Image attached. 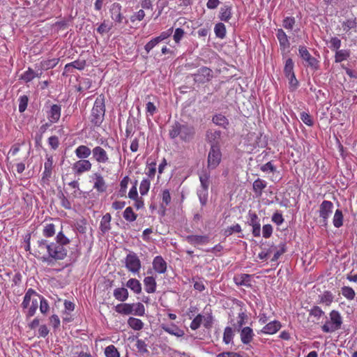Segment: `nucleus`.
<instances>
[{
    "instance_id": "obj_1",
    "label": "nucleus",
    "mask_w": 357,
    "mask_h": 357,
    "mask_svg": "<svg viewBox=\"0 0 357 357\" xmlns=\"http://www.w3.org/2000/svg\"><path fill=\"white\" fill-rule=\"evenodd\" d=\"M63 250L59 245L54 246L52 243L40 238L33 245L31 254L47 265H53L55 262L61 260Z\"/></svg>"
},
{
    "instance_id": "obj_2",
    "label": "nucleus",
    "mask_w": 357,
    "mask_h": 357,
    "mask_svg": "<svg viewBox=\"0 0 357 357\" xmlns=\"http://www.w3.org/2000/svg\"><path fill=\"white\" fill-rule=\"evenodd\" d=\"M195 131L193 126L186 123L175 121L169 130V137L172 139L179 138L180 140L187 142L193 139Z\"/></svg>"
},
{
    "instance_id": "obj_3",
    "label": "nucleus",
    "mask_w": 357,
    "mask_h": 357,
    "mask_svg": "<svg viewBox=\"0 0 357 357\" xmlns=\"http://www.w3.org/2000/svg\"><path fill=\"white\" fill-rule=\"evenodd\" d=\"M39 299L40 294L34 289L29 288L26 291L21 305L24 310L27 319H29L36 314L38 308Z\"/></svg>"
},
{
    "instance_id": "obj_4",
    "label": "nucleus",
    "mask_w": 357,
    "mask_h": 357,
    "mask_svg": "<svg viewBox=\"0 0 357 357\" xmlns=\"http://www.w3.org/2000/svg\"><path fill=\"white\" fill-rule=\"evenodd\" d=\"M105 100L103 94L99 95L96 98L91 109L89 119L92 126L95 127H99L104 120L105 113Z\"/></svg>"
},
{
    "instance_id": "obj_5",
    "label": "nucleus",
    "mask_w": 357,
    "mask_h": 357,
    "mask_svg": "<svg viewBox=\"0 0 357 357\" xmlns=\"http://www.w3.org/2000/svg\"><path fill=\"white\" fill-rule=\"evenodd\" d=\"M330 320L321 326V330L324 333H333L341 328L342 325V317L340 313L335 310H333L329 313Z\"/></svg>"
},
{
    "instance_id": "obj_6",
    "label": "nucleus",
    "mask_w": 357,
    "mask_h": 357,
    "mask_svg": "<svg viewBox=\"0 0 357 357\" xmlns=\"http://www.w3.org/2000/svg\"><path fill=\"white\" fill-rule=\"evenodd\" d=\"M222 153L219 146L212 145L208 154L207 167L209 169H215L220 163Z\"/></svg>"
},
{
    "instance_id": "obj_7",
    "label": "nucleus",
    "mask_w": 357,
    "mask_h": 357,
    "mask_svg": "<svg viewBox=\"0 0 357 357\" xmlns=\"http://www.w3.org/2000/svg\"><path fill=\"white\" fill-rule=\"evenodd\" d=\"M333 204L331 201L324 200L319 206V214L321 226L326 227L328 226V220L333 213Z\"/></svg>"
},
{
    "instance_id": "obj_8",
    "label": "nucleus",
    "mask_w": 357,
    "mask_h": 357,
    "mask_svg": "<svg viewBox=\"0 0 357 357\" xmlns=\"http://www.w3.org/2000/svg\"><path fill=\"white\" fill-rule=\"evenodd\" d=\"M125 266L133 274L139 273L142 264L139 258L135 252H130L125 258Z\"/></svg>"
},
{
    "instance_id": "obj_9",
    "label": "nucleus",
    "mask_w": 357,
    "mask_h": 357,
    "mask_svg": "<svg viewBox=\"0 0 357 357\" xmlns=\"http://www.w3.org/2000/svg\"><path fill=\"white\" fill-rule=\"evenodd\" d=\"M192 77H193V80L199 84H204L206 82H210L213 75V71L211 68L202 66L200 68H199L197 71V73L192 75Z\"/></svg>"
},
{
    "instance_id": "obj_10",
    "label": "nucleus",
    "mask_w": 357,
    "mask_h": 357,
    "mask_svg": "<svg viewBox=\"0 0 357 357\" xmlns=\"http://www.w3.org/2000/svg\"><path fill=\"white\" fill-rule=\"evenodd\" d=\"M93 160L99 165L111 163V158L107 151L100 146H96L92 149Z\"/></svg>"
},
{
    "instance_id": "obj_11",
    "label": "nucleus",
    "mask_w": 357,
    "mask_h": 357,
    "mask_svg": "<svg viewBox=\"0 0 357 357\" xmlns=\"http://www.w3.org/2000/svg\"><path fill=\"white\" fill-rule=\"evenodd\" d=\"M91 168L92 163L89 160L79 159L72 165L74 174L78 176L91 171Z\"/></svg>"
},
{
    "instance_id": "obj_12",
    "label": "nucleus",
    "mask_w": 357,
    "mask_h": 357,
    "mask_svg": "<svg viewBox=\"0 0 357 357\" xmlns=\"http://www.w3.org/2000/svg\"><path fill=\"white\" fill-rule=\"evenodd\" d=\"M300 56L304 60L307 65L312 68L317 70L319 68V61L316 58L312 56L305 46H300L298 48Z\"/></svg>"
},
{
    "instance_id": "obj_13",
    "label": "nucleus",
    "mask_w": 357,
    "mask_h": 357,
    "mask_svg": "<svg viewBox=\"0 0 357 357\" xmlns=\"http://www.w3.org/2000/svg\"><path fill=\"white\" fill-rule=\"evenodd\" d=\"M52 243L54 246L59 245L60 247L62 248L64 252H63V257H61V260L64 259L66 257L67 253H68V250L66 249V248L65 246L70 243L69 238L68 237H66V235L63 234V231L61 230L56 234V242H52Z\"/></svg>"
},
{
    "instance_id": "obj_14",
    "label": "nucleus",
    "mask_w": 357,
    "mask_h": 357,
    "mask_svg": "<svg viewBox=\"0 0 357 357\" xmlns=\"http://www.w3.org/2000/svg\"><path fill=\"white\" fill-rule=\"evenodd\" d=\"M249 225L252 226V233L255 237H259L261 235V225L258 215L255 213H249Z\"/></svg>"
},
{
    "instance_id": "obj_15",
    "label": "nucleus",
    "mask_w": 357,
    "mask_h": 357,
    "mask_svg": "<svg viewBox=\"0 0 357 357\" xmlns=\"http://www.w3.org/2000/svg\"><path fill=\"white\" fill-rule=\"evenodd\" d=\"M54 159L52 155L47 154L45 156V162L44 163V171L42 174L43 180H49L52 176L53 170Z\"/></svg>"
},
{
    "instance_id": "obj_16",
    "label": "nucleus",
    "mask_w": 357,
    "mask_h": 357,
    "mask_svg": "<svg viewBox=\"0 0 357 357\" xmlns=\"http://www.w3.org/2000/svg\"><path fill=\"white\" fill-rule=\"evenodd\" d=\"M282 327L279 321L274 320L266 324L258 333L273 335L276 333Z\"/></svg>"
},
{
    "instance_id": "obj_17",
    "label": "nucleus",
    "mask_w": 357,
    "mask_h": 357,
    "mask_svg": "<svg viewBox=\"0 0 357 357\" xmlns=\"http://www.w3.org/2000/svg\"><path fill=\"white\" fill-rule=\"evenodd\" d=\"M61 106L57 104L52 105L47 112V119L50 123H55L58 122L61 117Z\"/></svg>"
},
{
    "instance_id": "obj_18",
    "label": "nucleus",
    "mask_w": 357,
    "mask_h": 357,
    "mask_svg": "<svg viewBox=\"0 0 357 357\" xmlns=\"http://www.w3.org/2000/svg\"><path fill=\"white\" fill-rule=\"evenodd\" d=\"M111 18L117 23H121L124 19L121 13V6L119 3H114L109 8Z\"/></svg>"
},
{
    "instance_id": "obj_19",
    "label": "nucleus",
    "mask_w": 357,
    "mask_h": 357,
    "mask_svg": "<svg viewBox=\"0 0 357 357\" xmlns=\"http://www.w3.org/2000/svg\"><path fill=\"white\" fill-rule=\"evenodd\" d=\"M153 270L159 273L164 274L167 271V264L162 258V256H156L153 260Z\"/></svg>"
},
{
    "instance_id": "obj_20",
    "label": "nucleus",
    "mask_w": 357,
    "mask_h": 357,
    "mask_svg": "<svg viewBox=\"0 0 357 357\" xmlns=\"http://www.w3.org/2000/svg\"><path fill=\"white\" fill-rule=\"evenodd\" d=\"M93 188L99 193L107 191V185L100 174L96 173L94 174Z\"/></svg>"
},
{
    "instance_id": "obj_21",
    "label": "nucleus",
    "mask_w": 357,
    "mask_h": 357,
    "mask_svg": "<svg viewBox=\"0 0 357 357\" xmlns=\"http://www.w3.org/2000/svg\"><path fill=\"white\" fill-rule=\"evenodd\" d=\"M186 241L192 245L207 244L209 242V238L206 235H189L186 237Z\"/></svg>"
},
{
    "instance_id": "obj_22",
    "label": "nucleus",
    "mask_w": 357,
    "mask_h": 357,
    "mask_svg": "<svg viewBox=\"0 0 357 357\" xmlns=\"http://www.w3.org/2000/svg\"><path fill=\"white\" fill-rule=\"evenodd\" d=\"M218 17L221 21L229 22L232 17V6L227 4L222 6L220 9Z\"/></svg>"
},
{
    "instance_id": "obj_23",
    "label": "nucleus",
    "mask_w": 357,
    "mask_h": 357,
    "mask_svg": "<svg viewBox=\"0 0 357 357\" xmlns=\"http://www.w3.org/2000/svg\"><path fill=\"white\" fill-rule=\"evenodd\" d=\"M75 154L78 159L88 160L92 154V149L86 145H79L75 149Z\"/></svg>"
},
{
    "instance_id": "obj_24",
    "label": "nucleus",
    "mask_w": 357,
    "mask_h": 357,
    "mask_svg": "<svg viewBox=\"0 0 357 357\" xmlns=\"http://www.w3.org/2000/svg\"><path fill=\"white\" fill-rule=\"evenodd\" d=\"M251 275L241 273L234 276V282L237 286L250 287Z\"/></svg>"
},
{
    "instance_id": "obj_25",
    "label": "nucleus",
    "mask_w": 357,
    "mask_h": 357,
    "mask_svg": "<svg viewBox=\"0 0 357 357\" xmlns=\"http://www.w3.org/2000/svg\"><path fill=\"white\" fill-rule=\"evenodd\" d=\"M276 37L279 41L281 49L286 50L289 47L290 43L289 37L282 29H278L276 32Z\"/></svg>"
},
{
    "instance_id": "obj_26",
    "label": "nucleus",
    "mask_w": 357,
    "mask_h": 357,
    "mask_svg": "<svg viewBox=\"0 0 357 357\" xmlns=\"http://www.w3.org/2000/svg\"><path fill=\"white\" fill-rule=\"evenodd\" d=\"M144 289L148 294H153L156 291L157 283L153 276H147L144 279Z\"/></svg>"
},
{
    "instance_id": "obj_27",
    "label": "nucleus",
    "mask_w": 357,
    "mask_h": 357,
    "mask_svg": "<svg viewBox=\"0 0 357 357\" xmlns=\"http://www.w3.org/2000/svg\"><path fill=\"white\" fill-rule=\"evenodd\" d=\"M240 335L241 342L245 344H248L253 339L254 333L250 327L246 326L243 328Z\"/></svg>"
},
{
    "instance_id": "obj_28",
    "label": "nucleus",
    "mask_w": 357,
    "mask_h": 357,
    "mask_svg": "<svg viewBox=\"0 0 357 357\" xmlns=\"http://www.w3.org/2000/svg\"><path fill=\"white\" fill-rule=\"evenodd\" d=\"M42 73H36L31 68L29 67L20 77V79L25 83L31 82L36 77H40Z\"/></svg>"
},
{
    "instance_id": "obj_29",
    "label": "nucleus",
    "mask_w": 357,
    "mask_h": 357,
    "mask_svg": "<svg viewBox=\"0 0 357 357\" xmlns=\"http://www.w3.org/2000/svg\"><path fill=\"white\" fill-rule=\"evenodd\" d=\"M266 186L267 183L266 181L257 178L252 184L253 192L257 197H261L262 195L263 190L266 188Z\"/></svg>"
},
{
    "instance_id": "obj_30",
    "label": "nucleus",
    "mask_w": 357,
    "mask_h": 357,
    "mask_svg": "<svg viewBox=\"0 0 357 357\" xmlns=\"http://www.w3.org/2000/svg\"><path fill=\"white\" fill-rule=\"evenodd\" d=\"M162 328L167 333L178 337H183L185 334L184 331L179 328L176 325L172 324L171 326L162 325Z\"/></svg>"
},
{
    "instance_id": "obj_31",
    "label": "nucleus",
    "mask_w": 357,
    "mask_h": 357,
    "mask_svg": "<svg viewBox=\"0 0 357 357\" xmlns=\"http://www.w3.org/2000/svg\"><path fill=\"white\" fill-rule=\"evenodd\" d=\"M111 220L110 213H107L102 216L100 224V229L102 234H105L111 229Z\"/></svg>"
},
{
    "instance_id": "obj_32",
    "label": "nucleus",
    "mask_w": 357,
    "mask_h": 357,
    "mask_svg": "<svg viewBox=\"0 0 357 357\" xmlns=\"http://www.w3.org/2000/svg\"><path fill=\"white\" fill-rule=\"evenodd\" d=\"M212 121L217 126L225 129L227 128L229 125L227 118L222 114H217L213 116Z\"/></svg>"
},
{
    "instance_id": "obj_33",
    "label": "nucleus",
    "mask_w": 357,
    "mask_h": 357,
    "mask_svg": "<svg viewBox=\"0 0 357 357\" xmlns=\"http://www.w3.org/2000/svg\"><path fill=\"white\" fill-rule=\"evenodd\" d=\"M86 65V63L84 59H78L66 64L64 69L67 72H70L71 68H76L77 70H82L85 68Z\"/></svg>"
},
{
    "instance_id": "obj_34",
    "label": "nucleus",
    "mask_w": 357,
    "mask_h": 357,
    "mask_svg": "<svg viewBox=\"0 0 357 357\" xmlns=\"http://www.w3.org/2000/svg\"><path fill=\"white\" fill-rule=\"evenodd\" d=\"M113 295L116 300L123 302L128 299L129 293L127 289L119 287L114 290Z\"/></svg>"
},
{
    "instance_id": "obj_35",
    "label": "nucleus",
    "mask_w": 357,
    "mask_h": 357,
    "mask_svg": "<svg viewBox=\"0 0 357 357\" xmlns=\"http://www.w3.org/2000/svg\"><path fill=\"white\" fill-rule=\"evenodd\" d=\"M130 181V178L128 176H124L119 184V190L117 193V196L119 197H126L127 193V188Z\"/></svg>"
},
{
    "instance_id": "obj_36",
    "label": "nucleus",
    "mask_w": 357,
    "mask_h": 357,
    "mask_svg": "<svg viewBox=\"0 0 357 357\" xmlns=\"http://www.w3.org/2000/svg\"><path fill=\"white\" fill-rule=\"evenodd\" d=\"M126 286L135 294H140L142 291V284L140 282L135 278H130L126 282Z\"/></svg>"
},
{
    "instance_id": "obj_37",
    "label": "nucleus",
    "mask_w": 357,
    "mask_h": 357,
    "mask_svg": "<svg viewBox=\"0 0 357 357\" xmlns=\"http://www.w3.org/2000/svg\"><path fill=\"white\" fill-rule=\"evenodd\" d=\"M320 304L326 306H330L333 301L334 296L330 291H325L322 294L319 295Z\"/></svg>"
},
{
    "instance_id": "obj_38",
    "label": "nucleus",
    "mask_w": 357,
    "mask_h": 357,
    "mask_svg": "<svg viewBox=\"0 0 357 357\" xmlns=\"http://www.w3.org/2000/svg\"><path fill=\"white\" fill-rule=\"evenodd\" d=\"M43 236L46 238L52 237L56 234V226L53 223H45L42 230Z\"/></svg>"
},
{
    "instance_id": "obj_39",
    "label": "nucleus",
    "mask_w": 357,
    "mask_h": 357,
    "mask_svg": "<svg viewBox=\"0 0 357 357\" xmlns=\"http://www.w3.org/2000/svg\"><path fill=\"white\" fill-rule=\"evenodd\" d=\"M132 303H122L117 305L115 310L119 314L128 315L132 313Z\"/></svg>"
},
{
    "instance_id": "obj_40",
    "label": "nucleus",
    "mask_w": 357,
    "mask_h": 357,
    "mask_svg": "<svg viewBox=\"0 0 357 357\" xmlns=\"http://www.w3.org/2000/svg\"><path fill=\"white\" fill-rule=\"evenodd\" d=\"M200 188H208L210 185V174L206 170H203L199 175Z\"/></svg>"
},
{
    "instance_id": "obj_41",
    "label": "nucleus",
    "mask_w": 357,
    "mask_h": 357,
    "mask_svg": "<svg viewBox=\"0 0 357 357\" xmlns=\"http://www.w3.org/2000/svg\"><path fill=\"white\" fill-rule=\"evenodd\" d=\"M128 324L135 331H139L142 329L144 325L141 319L135 317H130L128 319Z\"/></svg>"
},
{
    "instance_id": "obj_42",
    "label": "nucleus",
    "mask_w": 357,
    "mask_h": 357,
    "mask_svg": "<svg viewBox=\"0 0 357 357\" xmlns=\"http://www.w3.org/2000/svg\"><path fill=\"white\" fill-rule=\"evenodd\" d=\"M197 196L202 206L206 205L208 197V189L200 188L197 190Z\"/></svg>"
},
{
    "instance_id": "obj_43",
    "label": "nucleus",
    "mask_w": 357,
    "mask_h": 357,
    "mask_svg": "<svg viewBox=\"0 0 357 357\" xmlns=\"http://www.w3.org/2000/svg\"><path fill=\"white\" fill-rule=\"evenodd\" d=\"M161 199H162V203H161V207H162L164 209L169 205L171 203L172 197L170 195V192L168 189H164L161 192Z\"/></svg>"
},
{
    "instance_id": "obj_44",
    "label": "nucleus",
    "mask_w": 357,
    "mask_h": 357,
    "mask_svg": "<svg viewBox=\"0 0 357 357\" xmlns=\"http://www.w3.org/2000/svg\"><path fill=\"white\" fill-rule=\"evenodd\" d=\"M123 216L126 221L132 222L137 220V214L134 212L132 207L128 206L125 209Z\"/></svg>"
},
{
    "instance_id": "obj_45",
    "label": "nucleus",
    "mask_w": 357,
    "mask_h": 357,
    "mask_svg": "<svg viewBox=\"0 0 357 357\" xmlns=\"http://www.w3.org/2000/svg\"><path fill=\"white\" fill-rule=\"evenodd\" d=\"M59 59H52L42 61L40 62V67L43 70H49L54 68L59 63Z\"/></svg>"
},
{
    "instance_id": "obj_46",
    "label": "nucleus",
    "mask_w": 357,
    "mask_h": 357,
    "mask_svg": "<svg viewBox=\"0 0 357 357\" xmlns=\"http://www.w3.org/2000/svg\"><path fill=\"white\" fill-rule=\"evenodd\" d=\"M333 223L334 227L339 228L343 225V214L341 210L337 209L335 212Z\"/></svg>"
},
{
    "instance_id": "obj_47",
    "label": "nucleus",
    "mask_w": 357,
    "mask_h": 357,
    "mask_svg": "<svg viewBox=\"0 0 357 357\" xmlns=\"http://www.w3.org/2000/svg\"><path fill=\"white\" fill-rule=\"evenodd\" d=\"M214 31L216 36L219 38L223 39L226 36V27L222 22H219L215 25Z\"/></svg>"
},
{
    "instance_id": "obj_48",
    "label": "nucleus",
    "mask_w": 357,
    "mask_h": 357,
    "mask_svg": "<svg viewBox=\"0 0 357 357\" xmlns=\"http://www.w3.org/2000/svg\"><path fill=\"white\" fill-rule=\"evenodd\" d=\"M151 186V180L149 178H143L139 185V192L142 196L146 195Z\"/></svg>"
},
{
    "instance_id": "obj_49",
    "label": "nucleus",
    "mask_w": 357,
    "mask_h": 357,
    "mask_svg": "<svg viewBox=\"0 0 357 357\" xmlns=\"http://www.w3.org/2000/svg\"><path fill=\"white\" fill-rule=\"evenodd\" d=\"M341 291L343 296L347 300L352 301L354 299L356 293L351 287L344 286L341 288Z\"/></svg>"
},
{
    "instance_id": "obj_50",
    "label": "nucleus",
    "mask_w": 357,
    "mask_h": 357,
    "mask_svg": "<svg viewBox=\"0 0 357 357\" xmlns=\"http://www.w3.org/2000/svg\"><path fill=\"white\" fill-rule=\"evenodd\" d=\"M294 63L293 60L291 58L287 59L284 66V74L285 77L294 74Z\"/></svg>"
},
{
    "instance_id": "obj_51",
    "label": "nucleus",
    "mask_w": 357,
    "mask_h": 357,
    "mask_svg": "<svg viewBox=\"0 0 357 357\" xmlns=\"http://www.w3.org/2000/svg\"><path fill=\"white\" fill-rule=\"evenodd\" d=\"M349 57V52L345 50H336L335 61L336 63H340Z\"/></svg>"
},
{
    "instance_id": "obj_52",
    "label": "nucleus",
    "mask_w": 357,
    "mask_h": 357,
    "mask_svg": "<svg viewBox=\"0 0 357 357\" xmlns=\"http://www.w3.org/2000/svg\"><path fill=\"white\" fill-rule=\"evenodd\" d=\"M132 313L136 316H143L145 314L144 305L141 303H132Z\"/></svg>"
},
{
    "instance_id": "obj_53",
    "label": "nucleus",
    "mask_w": 357,
    "mask_h": 357,
    "mask_svg": "<svg viewBox=\"0 0 357 357\" xmlns=\"http://www.w3.org/2000/svg\"><path fill=\"white\" fill-rule=\"evenodd\" d=\"M106 357H120V354L114 345L110 344L105 349Z\"/></svg>"
},
{
    "instance_id": "obj_54",
    "label": "nucleus",
    "mask_w": 357,
    "mask_h": 357,
    "mask_svg": "<svg viewBox=\"0 0 357 357\" xmlns=\"http://www.w3.org/2000/svg\"><path fill=\"white\" fill-rule=\"evenodd\" d=\"M342 29L344 33L349 32L351 29H355L356 27V23L355 20L352 19L347 20L344 21L342 24Z\"/></svg>"
},
{
    "instance_id": "obj_55",
    "label": "nucleus",
    "mask_w": 357,
    "mask_h": 357,
    "mask_svg": "<svg viewBox=\"0 0 357 357\" xmlns=\"http://www.w3.org/2000/svg\"><path fill=\"white\" fill-rule=\"evenodd\" d=\"M296 24V20L294 17H286L282 21V26L287 30H292Z\"/></svg>"
},
{
    "instance_id": "obj_56",
    "label": "nucleus",
    "mask_w": 357,
    "mask_h": 357,
    "mask_svg": "<svg viewBox=\"0 0 357 357\" xmlns=\"http://www.w3.org/2000/svg\"><path fill=\"white\" fill-rule=\"evenodd\" d=\"M234 337V333L231 327H226L223 334V342L225 344H229L231 342Z\"/></svg>"
},
{
    "instance_id": "obj_57",
    "label": "nucleus",
    "mask_w": 357,
    "mask_h": 357,
    "mask_svg": "<svg viewBox=\"0 0 357 357\" xmlns=\"http://www.w3.org/2000/svg\"><path fill=\"white\" fill-rule=\"evenodd\" d=\"M301 120L307 126H312L314 121L308 112H302L300 114Z\"/></svg>"
},
{
    "instance_id": "obj_58",
    "label": "nucleus",
    "mask_w": 357,
    "mask_h": 357,
    "mask_svg": "<svg viewBox=\"0 0 357 357\" xmlns=\"http://www.w3.org/2000/svg\"><path fill=\"white\" fill-rule=\"evenodd\" d=\"M38 306L40 307V312L43 314H46L49 311L50 306H49L47 301L40 295Z\"/></svg>"
},
{
    "instance_id": "obj_59",
    "label": "nucleus",
    "mask_w": 357,
    "mask_h": 357,
    "mask_svg": "<svg viewBox=\"0 0 357 357\" xmlns=\"http://www.w3.org/2000/svg\"><path fill=\"white\" fill-rule=\"evenodd\" d=\"M203 318L202 314L197 315L190 323V328L193 331L198 329L202 323Z\"/></svg>"
},
{
    "instance_id": "obj_60",
    "label": "nucleus",
    "mask_w": 357,
    "mask_h": 357,
    "mask_svg": "<svg viewBox=\"0 0 357 357\" xmlns=\"http://www.w3.org/2000/svg\"><path fill=\"white\" fill-rule=\"evenodd\" d=\"M342 42L341 40L339 39L337 37H331L329 40V47L332 50H337L340 49L341 46Z\"/></svg>"
},
{
    "instance_id": "obj_61",
    "label": "nucleus",
    "mask_w": 357,
    "mask_h": 357,
    "mask_svg": "<svg viewBox=\"0 0 357 357\" xmlns=\"http://www.w3.org/2000/svg\"><path fill=\"white\" fill-rule=\"evenodd\" d=\"M19 111L23 112L26 110L28 105L29 98L26 95L21 96L19 98Z\"/></svg>"
},
{
    "instance_id": "obj_62",
    "label": "nucleus",
    "mask_w": 357,
    "mask_h": 357,
    "mask_svg": "<svg viewBox=\"0 0 357 357\" xmlns=\"http://www.w3.org/2000/svg\"><path fill=\"white\" fill-rule=\"evenodd\" d=\"M289 79V85L291 91L296 90L298 86V81L297 80L295 73L289 76H287Z\"/></svg>"
},
{
    "instance_id": "obj_63",
    "label": "nucleus",
    "mask_w": 357,
    "mask_h": 357,
    "mask_svg": "<svg viewBox=\"0 0 357 357\" xmlns=\"http://www.w3.org/2000/svg\"><path fill=\"white\" fill-rule=\"evenodd\" d=\"M112 24H109L105 20L97 28V31L99 33H100V34H103L105 33H107V32L109 31L112 29Z\"/></svg>"
},
{
    "instance_id": "obj_64",
    "label": "nucleus",
    "mask_w": 357,
    "mask_h": 357,
    "mask_svg": "<svg viewBox=\"0 0 357 357\" xmlns=\"http://www.w3.org/2000/svg\"><path fill=\"white\" fill-rule=\"evenodd\" d=\"M310 316L319 319L324 314V311L319 306H314L309 312Z\"/></svg>"
}]
</instances>
